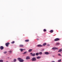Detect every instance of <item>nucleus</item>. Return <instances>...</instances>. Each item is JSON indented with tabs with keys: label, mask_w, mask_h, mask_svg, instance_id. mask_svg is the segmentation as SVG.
Returning a JSON list of instances; mask_svg holds the SVG:
<instances>
[{
	"label": "nucleus",
	"mask_w": 62,
	"mask_h": 62,
	"mask_svg": "<svg viewBox=\"0 0 62 62\" xmlns=\"http://www.w3.org/2000/svg\"><path fill=\"white\" fill-rule=\"evenodd\" d=\"M6 62H8V61H7Z\"/></svg>",
	"instance_id": "35"
},
{
	"label": "nucleus",
	"mask_w": 62,
	"mask_h": 62,
	"mask_svg": "<svg viewBox=\"0 0 62 62\" xmlns=\"http://www.w3.org/2000/svg\"><path fill=\"white\" fill-rule=\"evenodd\" d=\"M7 51H5L4 52V54H7Z\"/></svg>",
	"instance_id": "27"
},
{
	"label": "nucleus",
	"mask_w": 62,
	"mask_h": 62,
	"mask_svg": "<svg viewBox=\"0 0 62 62\" xmlns=\"http://www.w3.org/2000/svg\"><path fill=\"white\" fill-rule=\"evenodd\" d=\"M61 61V59H60L59 60H58V62H60Z\"/></svg>",
	"instance_id": "20"
},
{
	"label": "nucleus",
	"mask_w": 62,
	"mask_h": 62,
	"mask_svg": "<svg viewBox=\"0 0 62 62\" xmlns=\"http://www.w3.org/2000/svg\"><path fill=\"white\" fill-rule=\"evenodd\" d=\"M29 39H27V40H25V42H28V41H29Z\"/></svg>",
	"instance_id": "15"
},
{
	"label": "nucleus",
	"mask_w": 62,
	"mask_h": 62,
	"mask_svg": "<svg viewBox=\"0 0 62 62\" xmlns=\"http://www.w3.org/2000/svg\"><path fill=\"white\" fill-rule=\"evenodd\" d=\"M54 32V30H51L50 31V33H53Z\"/></svg>",
	"instance_id": "16"
},
{
	"label": "nucleus",
	"mask_w": 62,
	"mask_h": 62,
	"mask_svg": "<svg viewBox=\"0 0 62 62\" xmlns=\"http://www.w3.org/2000/svg\"><path fill=\"white\" fill-rule=\"evenodd\" d=\"M17 59H18V60L19 61V62H23L24 60H23V59H22L21 58H18Z\"/></svg>",
	"instance_id": "1"
},
{
	"label": "nucleus",
	"mask_w": 62,
	"mask_h": 62,
	"mask_svg": "<svg viewBox=\"0 0 62 62\" xmlns=\"http://www.w3.org/2000/svg\"><path fill=\"white\" fill-rule=\"evenodd\" d=\"M32 56H35V54L33 53L32 54Z\"/></svg>",
	"instance_id": "18"
},
{
	"label": "nucleus",
	"mask_w": 62,
	"mask_h": 62,
	"mask_svg": "<svg viewBox=\"0 0 62 62\" xmlns=\"http://www.w3.org/2000/svg\"><path fill=\"white\" fill-rule=\"evenodd\" d=\"M41 57H40L38 56L37 57V59H39V58H40Z\"/></svg>",
	"instance_id": "21"
},
{
	"label": "nucleus",
	"mask_w": 62,
	"mask_h": 62,
	"mask_svg": "<svg viewBox=\"0 0 62 62\" xmlns=\"http://www.w3.org/2000/svg\"><path fill=\"white\" fill-rule=\"evenodd\" d=\"M46 43H45L43 44V46H45V45H46Z\"/></svg>",
	"instance_id": "17"
},
{
	"label": "nucleus",
	"mask_w": 62,
	"mask_h": 62,
	"mask_svg": "<svg viewBox=\"0 0 62 62\" xmlns=\"http://www.w3.org/2000/svg\"><path fill=\"white\" fill-rule=\"evenodd\" d=\"M19 46L20 47H23V45H20Z\"/></svg>",
	"instance_id": "13"
},
{
	"label": "nucleus",
	"mask_w": 62,
	"mask_h": 62,
	"mask_svg": "<svg viewBox=\"0 0 62 62\" xmlns=\"http://www.w3.org/2000/svg\"><path fill=\"white\" fill-rule=\"evenodd\" d=\"M15 43V42L14 41H13L11 42V43H12V44H13V43Z\"/></svg>",
	"instance_id": "23"
},
{
	"label": "nucleus",
	"mask_w": 62,
	"mask_h": 62,
	"mask_svg": "<svg viewBox=\"0 0 62 62\" xmlns=\"http://www.w3.org/2000/svg\"><path fill=\"white\" fill-rule=\"evenodd\" d=\"M39 54L41 55L42 54V52H40L39 53Z\"/></svg>",
	"instance_id": "22"
},
{
	"label": "nucleus",
	"mask_w": 62,
	"mask_h": 62,
	"mask_svg": "<svg viewBox=\"0 0 62 62\" xmlns=\"http://www.w3.org/2000/svg\"><path fill=\"white\" fill-rule=\"evenodd\" d=\"M38 47H42V46L40 44L38 45H37Z\"/></svg>",
	"instance_id": "10"
},
{
	"label": "nucleus",
	"mask_w": 62,
	"mask_h": 62,
	"mask_svg": "<svg viewBox=\"0 0 62 62\" xmlns=\"http://www.w3.org/2000/svg\"><path fill=\"white\" fill-rule=\"evenodd\" d=\"M27 53V52H25L24 53H23V54H26V53Z\"/></svg>",
	"instance_id": "24"
},
{
	"label": "nucleus",
	"mask_w": 62,
	"mask_h": 62,
	"mask_svg": "<svg viewBox=\"0 0 62 62\" xmlns=\"http://www.w3.org/2000/svg\"><path fill=\"white\" fill-rule=\"evenodd\" d=\"M31 54H33L32 53H30Z\"/></svg>",
	"instance_id": "32"
},
{
	"label": "nucleus",
	"mask_w": 62,
	"mask_h": 62,
	"mask_svg": "<svg viewBox=\"0 0 62 62\" xmlns=\"http://www.w3.org/2000/svg\"><path fill=\"white\" fill-rule=\"evenodd\" d=\"M9 53H11V52H12V51H9Z\"/></svg>",
	"instance_id": "30"
},
{
	"label": "nucleus",
	"mask_w": 62,
	"mask_h": 62,
	"mask_svg": "<svg viewBox=\"0 0 62 62\" xmlns=\"http://www.w3.org/2000/svg\"><path fill=\"white\" fill-rule=\"evenodd\" d=\"M58 55H59V56H61V55L60 54H58Z\"/></svg>",
	"instance_id": "29"
},
{
	"label": "nucleus",
	"mask_w": 62,
	"mask_h": 62,
	"mask_svg": "<svg viewBox=\"0 0 62 62\" xmlns=\"http://www.w3.org/2000/svg\"><path fill=\"white\" fill-rule=\"evenodd\" d=\"M14 62H16V59H14Z\"/></svg>",
	"instance_id": "28"
},
{
	"label": "nucleus",
	"mask_w": 62,
	"mask_h": 62,
	"mask_svg": "<svg viewBox=\"0 0 62 62\" xmlns=\"http://www.w3.org/2000/svg\"><path fill=\"white\" fill-rule=\"evenodd\" d=\"M45 54H46V55L49 54V53L47 52H45Z\"/></svg>",
	"instance_id": "11"
},
{
	"label": "nucleus",
	"mask_w": 62,
	"mask_h": 62,
	"mask_svg": "<svg viewBox=\"0 0 62 62\" xmlns=\"http://www.w3.org/2000/svg\"><path fill=\"white\" fill-rule=\"evenodd\" d=\"M31 60L32 61H36L37 59L35 57H33L31 59Z\"/></svg>",
	"instance_id": "2"
},
{
	"label": "nucleus",
	"mask_w": 62,
	"mask_h": 62,
	"mask_svg": "<svg viewBox=\"0 0 62 62\" xmlns=\"http://www.w3.org/2000/svg\"><path fill=\"white\" fill-rule=\"evenodd\" d=\"M9 43L8 42L5 45L7 47H8V45H9Z\"/></svg>",
	"instance_id": "4"
},
{
	"label": "nucleus",
	"mask_w": 62,
	"mask_h": 62,
	"mask_svg": "<svg viewBox=\"0 0 62 62\" xmlns=\"http://www.w3.org/2000/svg\"><path fill=\"white\" fill-rule=\"evenodd\" d=\"M25 49H20V50L21 51V52H23V51L24 50H25Z\"/></svg>",
	"instance_id": "8"
},
{
	"label": "nucleus",
	"mask_w": 62,
	"mask_h": 62,
	"mask_svg": "<svg viewBox=\"0 0 62 62\" xmlns=\"http://www.w3.org/2000/svg\"><path fill=\"white\" fill-rule=\"evenodd\" d=\"M29 59H30V57H29L27 56L26 57V59H27V60Z\"/></svg>",
	"instance_id": "12"
},
{
	"label": "nucleus",
	"mask_w": 62,
	"mask_h": 62,
	"mask_svg": "<svg viewBox=\"0 0 62 62\" xmlns=\"http://www.w3.org/2000/svg\"><path fill=\"white\" fill-rule=\"evenodd\" d=\"M39 53H36L35 54L36 55H39Z\"/></svg>",
	"instance_id": "19"
},
{
	"label": "nucleus",
	"mask_w": 62,
	"mask_h": 62,
	"mask_svg": "<svg viewBox=\"0 0 62 62\" xmlns=\"http://www.w3.org/2000/svg\"><path fill=\"white\" fill-rule=\"evenodd\" d=\"M43 31L44 32H45L47 31V30L45 29H44L43 30Z\"/></svg>",
	"instance_id": "25"
},
{
	"label": "nucleus",
	"mask_w": 62,
	"mask_h": 62,
	"mask_svg": "<svg viewBox=\"0 0 62 62\" xmlns=\"http://www.w3.org/2000/svg\"><path fill=\"white\" fill-rule=\"evenodd\" d=\"M47 46H50V45H49V44H48V45H47Z\"/></svg>",
	"instance_id": "31"
},
{
	"label": "nucleus",
	"mask_w": 62,
	"mask_h": 62,
	"mask_svg": "<svg viewBox=\"0 0 62 62\" xmlns=\"http://www.w3.org/2000/svg\"><path fill=\"white\" fill-rule=\"evenodd\" d=\"M55 44L56 46H57V45H60V43L59 42H58L56 43Z\"/></svg>",
	"instance_id": "6"
},
{
	"label": "nucleus",
	"mask_w": 62,
	"mask_h": 62,
	"mask_svg": "<svg viewBox=\"0 0 62 62\" xmlns=\"http://www.w3.org/2000/svg\"><path fill=\"white\" fill-rule=\"evenodd\" d=\"M52 49L53 50H54V49H56V50H58V48L56 47H53L52 48Z\"/></svg>",
	"instance_id": "5"
},
{
	"label": "nucleus",
	"mask_w": 62,
	"mask_h": 62,
	"mask_svg": "<svg viewBox=\"0 0 62 62\" xmlns=\"http://www.w3.org/2000/svg\"><path fill=\"white\" fill-rule=\"evenodd\" d=\"M0 48L1 50H2L4 49V47L3 46H1L0 47Z\"/></svg>",
	"instance_id": "7"
},
{
	"label": "nucleus",
	"mask_w": 62,
	"mask_h": 62,
	"mask_svg": "<svg viewBox=\"0 0 62 62\" xmlns=\"http://www.w3.org/2000/svg\"><path fill=\"white\" fill-rule=\"evenodd\" d=\"M3 61L2 60H0V62H3Z\"/></svg>",
	"instance_id": "26"
},
{
	"label": "nucleus",
	"mask_w": 62,
	"mask_h": 62,
	"mask_svg": "<svg viewBox=\"0 0 62 62\" xmlns=\"http://www.w3.org/2000/svg\"><path fill=\"white\" fill-rule=\"evenodd\" d=\"M60 40V39H59L58 38H57L55 39H54V41H58L59 40Z\"/></svg>",
	"instance_id": "3"
},
{
	"label": "nucleus",
	"mask_w": 62,
	"mask_h": 62,
	"mask_svg": "<svg viewBox=\"0 0 62 62\" xmlns=\"http://www.w3.org/2000/svg\"><path fill=\"white\" fill-rule=\"evenodd\" d=\"M62 51V48H61L59 50V51H58V52H60L61 53Z\"/></svg>",
	"instance_id": "9"
},
{
	"label": "nucleus",
	"mask_w": 62,
	"mask_h": 62,
	"mask_svg": "<svg viewBox=\"0 0 62 62\" xmlns=\"http://www.w3.org/2000/svg\"><path fill=\"white\" fill-rule=\"evenodd\" d=\"M51 62H55L54 61H52Z\"/></svg>",
	"instance_id": "33"
},
{
	"label": "nucleus",
	"mask_w": 62,
	"mask_h": 62,
	"mask_svg": "<svg viewBox=\"0 0 62 62\" xmlns=\"http://www.w3.org/2000/svg\"><path fill=\"white\" fill-rule=\"evenodd\" d=\"M37 40H39V39H37Z\"/></svg>",
	"instance_id": "34"
},
{
	"label": "nucleus",
	"mask_w": 62,
	"mask_h": 62,
	"mask_svg": "<svg viewBox=\"0 0 62 62\" xmlns=\"http://www.w3.org/2000/svg\"><path fill=\"white\" fill-rule=\"evenodd\" d=\"M32 51V49H30L28 50V52H31V51Z\"/></svg>",
	"instance_id": "14"
}]
</instances>
